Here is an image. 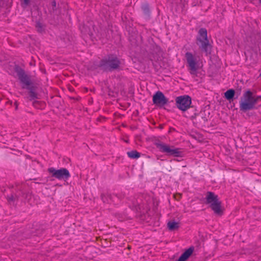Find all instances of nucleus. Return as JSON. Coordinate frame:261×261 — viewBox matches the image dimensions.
<instances>
[{
	"label": "nucleus",
	"instance_id": "nucleus-25",
	"mask_svg": "<svg viewBox=\"0 0 261 261\" xmlns=\"http://www.w3.org/2000/svg\"><path fill=\"white\" fill-rule=\"evenodd\" d=\"M159 128L160 129H162L163 128V124H161L160 126H159Z\"/></svg>",
	"mask_w": 261,
	"mask_h": 261
},
{
	"label": "nucleus",
	"instance_id": "nucleus-21",
	"mask_svg": "<svg viewBox=\"0 0 261 261\" xmlns=\"http://www.w3.org/2000/svg\"><path fill=\"white\" fill-rule=\"evenodd\" d=\"M142 9L145 14H147L149 13V10L148 5L147 4H145V5H143L142 6Z\"/></svg>",
	"mask_w": 261,
	"mask_h": 261
},
{
	"label": "nucleus",
	"instance_id": "nucleus-5",
	"mask_svg": "<svg viewBox=\"0 0 261 261\" xmlns=\"http://www.w3.org/2000/svg\"><path fill=\"white\" fill-rule=\"evenodd\" d=\"M155 145L161 152L165 153L168 155L174 156H180L181 155V152L178 148H175L173 146H170L161 142L155 143Z\"/></svg>",
	"mask_w": 261,
	"mask_h": 261
},
{
	"label": "nucleus",
	"instance_id": "nucleus-14",
	"mask_svg": "<svg viewBox=\"0 0 261 261\" xmlns=\"http://www.w3.org/2000/svg\"><path fill=\"white\" fill-rule=\"evenodd\" d=\"M116 197V196H112L111 195H106L102 194L101 195V198L104 203H109L111 201H114L113 199Z\"/></svg>",
	"mask_w": 261,
	"mask_h": 261
},
{
	"label": "nucleus",
	"instance_id": "nucleus-7",
	"mask_svg": "<svg viewBox=\"0 0 261 261\" xmlns=\"http://www.w3.org/2000/svg\"><path fill=\"white\" fill-rule=\"evenodd\" d=\"M177 108L182 111H186L190 108L191 98L188 95H183L177 97L175 99Z\"/></svg>",
	"mask_w": 261,
	"mask_h": 261
},
{
	"label": "nucleus",
	"instance_id": "nucleus-29",
	"mask_svg": "<svg viewBox=\"0 0 261 261\" xmlns=\"http://www.w3.org/2000/svg\"><path fill=\"white\" fill-rule=\"evenodd\" d=\"M259 3L261 4V0H259Z\"/></svg>",
	"mask_w": 261,
	"mask_h": 261
},
{
	"label": "nucleus",
	"instance_id": "nucleus-24",
	"mask_svg": "<svg viewBox=\"0 0 261 261\" xmlns=\"http://www.w3.org/2000/svg\"><path fill=\"white\" fill-rule=\"evenodd\" d=\"M4 4L5 3L4 0H0V8L3 7Z\"/></svg>",
	"mask_w": 261,
	"mask_h": 261
},
{
	"label": "nucleus",
	"instance_id": "nucleus-16",
	"mask_svg": "<svg viewBox=\"0 0 261 261\" xmlns=\"http://www.w3.org/2000/svg\"><path fill=\"white\" fill-rule=\"evenodd\" d=\"M128 156L131 159H138L140 156V153L136 150H132L127 152Z\"/></svg>",
	"mask_w": 261,
	"mask_h": 261
},
{
	"label": "nucleus",
	"instance_id": "nucleus-4",
	"mask_svg": "<svg viewBox=\"0 0 261 261\" xmlns=\"http://www.w3.org/2000/svg\"><path fill=\"white\" fill-rule=\"evenodd\" d=\"M196 44L202 51L206 54L208 52L211 45L207 39V30L205 28H201L199 30L196 37Z\"/></svg>",
	"mask_w": 261,
	"mask_h": 261
},
{
	"label": "nucleus",
	"instance_id": "nucleus-11",
	"mask_svg": "<svg viewBox=\"0 0 261 261\" xmlns=\"http://www.w3.org/2000/svg\"><path fill=\"white\" fill-rule=\"evenodd\" d=\"M194 250V247H190L186 250L176 261H186L192 255Z\"/></svg>",
	"mask_w": 261,
	"mask_h": 261
},
{
	"label": "nucleus",
	"instance_id": "nucleus-12",
	"mask_svg": "<svg viewBox=\"0 0 261 261\" xmlns=\"http://www.w3.org/2000/svg\"><path fill=\"white\" fill-rule=\"evenodd\" d=\"M26 89L29 90L28 94L29 99L30 100L39 98L38 94L35 91L36 89L34 86L32 85L30 87H27Z\"/></svg>",
	"mask_w": 261,
	"mask_h": 261
},
{
	"label": "nucleus",
	"instance_id": "nucleus-20",
	"mask_svg": "<svg viewBox=\"0 0 261 261\" xmlns=\"http://www.w3.org/2000/svg\"><path fill=\"white\" fill-rule=\"evenodd\" d=\"M51 10L53 11V12H55V11L57 10V4H56V2L55 1H54L51 2Z\"/></svg>",
	"mask_w": 261,
	"mask_h": 261
},
{
	"label": "nucleus",
	"instance_id": "nucleus-27",
	"mask_svg": "<svg viewBox=\"0 0 261 261\" xmlns=\"http://www.w3.org/2000/svg\"><path fill=\"white\" fill-rule=\"evenodd\" d=\"M140 210L141 209V207H140V205H138V208H136V210Z\"/></svg>",
	"mask_w": 261,
	"mask_h": 261
},
{
	"label": "nucleus",
	"instance_id": "nucleus-19",
	"mask_svg": "<svg viewBox=\"0 0 261 261\" xmlns=\"http://www.w3.org/2000/svg\"><path fill=\"white\" fill-rule=\"evenodd\" d=\"M36 28L39 32H41L43 30L42 24L40 22H37L36 24Z\"/></svg>",
	"mask_w": 261,
	"mask_h": 261
},
{
	"label": "nucleus",
	"instance_id": "nucleus-13",
	"mask_svg": "<svg viewBox=\"0 0 261 261\" xmlns=\"http://www.w3.org/2000/svg\"><path fill=\"white\" fill-rule=\"evenodd\" d=\"M235 91L232 89H229L224 93L225 97L229 101L233 99Z\"/></svg>",
	"mask_w": 261,
	"mask_h": 261
},
{
	"label": "nucleus",
	"instance_id": "nucleus-26",
	"mask_svg": "<svg viewBox=\"0 0 261 261\" xmlns=\"http://www.w3.org/2000/svg\"><path fill=\"white\" fill-rule=\"evenodd\" d=\"M201 119L204 121V122H205V121L206 120V119L205 118L201 117Z\"/></svg>",
	"mask_w": 261,
	"mask_h": 261
},
{
	"label": "nucleus",
	"instance_id": "nucleus-30",
	"mask_svg": "<svg viewBox=\"0 0 261 261\" xmlns=\"http://www.w3.org/2000/svg\"><path fill=\"white\" fill-rule=\"evenodd\" d=\"M260 75H261V73H260Z\"/></svg>",
	"mask_w": 261,
	"mask_h": 261
},
{
	"label": "nucleus",
	"instance_id": "nucleus-22",
	"mask_svg": "<svg viewBox=\"0 0 261 261\" xmlns=\"http://www.w3.org/2000/svg\"><path fill=\"white\" fill-rule=\"evenodd\" d=\"M81 31L85 34L88 33L89 34V31L87 29H85V26L83 27V29H81Z\"/></svg>",
	"mask_w": 261,
	"mask_h": 261
},
{
	"label": "nucleus",
	"instance_id": "nucleus-23",
	"mask_svg": "<svg viewBox=\"0 0 261 261\" xmlns=\"http://www.w3.org/2000/svg\"><path fill=\"white\" fill-rule=\"evenodd\" d=\"M30 196H31V195L29 193L24 194L22 192V196L24 197V198H27L28 197H29Z\"/></svg>",
	"mask_w": 261,
	"mask_h": 261
},
{
	"label": "nucleus",
	"instance_id": "nucleus-10",
	"mask_svg": "<svg viewBox=\"0 0 261 261\" xmlns=\"http://www.w3.org/2000/svg\"><path fill=\"white\" fill-rule=\"evenodd\" d=\"M152 101L156 106L163 107L168 103V99L162 92L158 91L153 95Z\"/></svg>",
	"mask_w": 261,
	"mask_h": 261
},
{
	"label": "nucleus",
	"instance_id": "nucleus-18",
	"mask_svg": "<svg viewBox=\"0 0 261 261\" xmlns=\"http://www.w3.org/2000/svg\"><path fill=\"white\" fill-rule=\"evenodd\" d=\"M7 199L9 202H11L15 201L16 199H18V197L17 196L11 195L10 196H8Z\"/></svg>",
	"mask_w": 261,
	"mask_h": 261
},
{
	"label": "nucleus",
	"instance_id": "nucleus-17",
	"mask_svg": "<svg viewBox=\"0 0 261 261\" xmlns=\"http://www.w3.org/2000/svg\"><path fill=\"white\" fill-rule=\"evenodd\" d=\"M20 2L22 7L25 8L30 5L31 0H20Z\"/></svg>",
	"mask_w": 261,
	"mask_h": 261
},
{
	"label": "nucleus",
	"instance_id": "nucleus-2",
	"mask_svg": "<svg viewBox=\"0 0 261 261\" xmlns=\"http://www.w3.org/2000/svg\"><path fill=\"white\" fill-rule=\"evenodd\" d=\"M121 63L119 59L112 55L102 59L94 69L99 68L104 71H112L119 68Z\"/></svg>",
	"mask_w": 261,
	"mask_h": 261
},
{
	"label": "nucleus",
	"instance_id": "nucleus-15",
	"mask_svg": "<svg viewBox=\"0 0 261 261\" xmlns=\"http://www.w3.org/2000/svg\"><path fill=\"white\" fill-rule=\"evenodd\" d=\"M167 227L170 230L173 231L178 228L179 223L174 221H169Z\"/></svg>",
	"mask_w": 261,
	"mask_h": 261
},
{
	"label": "nucleus",
	"instance_id": "nucleus-3",
	"mask_svg": "<svg viewBox=\"0 0 261 261\" xmlns=\"http://www.w3.org/2000/svg\"><path fill=\"white\" fill-rule=\"evenodd\" d=\"M206 203L210 204V207L218 215H222L223 211L221 208V202L218 198V195L214 192H207L205 197Z\"/></svg>",
	"mask_w": 261,
	"mask_h": 261
},
{
	"label": "nucleus",
	"instance_id": "nucleus-1",
	"mask_svg": "<svg viewBox=\"0 0 261 261\" xmlns=\"http://www.w3.org/2000/svg\"><path fill=\"white\" fill-rule=\"evenodd\" d=\"M259 100H261V96H255L251 91H246L243 93L240 101V111L246 112L254 109Z\"/></svg>",
	"mask_w": 261,
	"mask_h": 261
},
{
	"label": "nucleus",
	"instance_id": "nucleus-8",
	"mask_svg": "<svg viewBox=\"0 0 261 261\" xmlns=\"http://www.w3.org/2000/svg\"><path fill=\"white\" fill-rule=\"evenodd\" d=\"M185 57L188 65L190 73L192 75H196L198 69L197 62L196 58L191 53L187 52Z\"/></svg>",
	"mask_w": 261,
	"mask_h": 261
},
{
	"label": "nucleus",
	"instance_id": "nucleus-28",
	"mask_svg": "<svg viewBox=\"0 0 261 261\" xmlns=\"http://www.w3.org/2000/svg\"><path fill=\"white\" fill-rule=\"evenodd\" d=\"M38 102V101H35L34 102H33V105H34L36 103Z\"/></svg>",
	"mask_w": 261,
	"mask_h": 261
},
{
	"label": "nucleus",
	"instance_id": "nucleus-9",
	"mask_svg": "<svg viewBox=\"0 0 261 261\" xmlns=\"http://www.w3.org/2000/svg\"><path fill=\"white\" fill-rule=\"evenodd\" d=\"M16 72L19 80L22 84V88L23 89H25L27 87L32 85L30 77L25 73L24 71L22 69L19 67H17L16 68Z\"/></svg>",
	"mask_w": 261,
	"mask_h": 261
},
{
	"label": "nucleus",
	"instance_id": "nucleus-6",
	"mask_svg": "<svg viewBox=\"0 0 261 261\" xmlns=\"http://www.w3.org/2000/svg\"><path fill=\"white\" fill-rule=\"evenodd\" d=\"M48 171L51 174V176L57 178L59 180H63L66 181L70 176L69 171L66 168H61L60 169H56L54 168H49Z\"/></svg>",
	"mask_w": 261,
	"mask_h": 261
}]
</instances>
